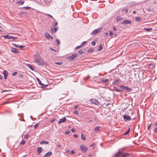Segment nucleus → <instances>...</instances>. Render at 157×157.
I'll return each instance as SVG.
<instances>
[{"label": "nucleus", "mask_w": 157, "mask_h": 157, "mask_svg": "<svg viewBox=\"0 0 157 157\" xmlns=\"http://www.w3.org/2000/svg\"><path fill=\"white\" fill-rule=\"evenodd\" d=\"M124 148L119 150V151L113 157H125L129 155V154L124 153Z\"/></svg>", "instance_id": "1"}, {"label": "nucleus", "mask_w": 157, "mask_h": 157, "mask_svg": "<svg viewBox=\"0 0 157 157\" xmlns=\"http://www.w3.org/2000/svg\"><path fill=\"white\" fill-rule=\"evenodd\" d=\"M34 62L39 65H42L43 64V61L40 58V55L37 54L34 56Z\"/></svg>", "instance_id": "2"}, {"label": "nucleus", "mask_w": 157, "mask_h": 157, "mask_svg": "<svg viewBox=\"0 0 157 157\" xmlns=\"http://www.w3.org/2000/svg\"><path fill=\"white\" fill-rule=\"evenodd\" d=\"M102 28H99L93 30L91 33V35H95L100 33L102 30Z\"/></svg>", "instance_id": "3"}, {"label": "nucleus", "mask_w": 157, "mask_h": 157, "mask_svg": "<svg viewBox=\"0 0 157 157\" xmlns=\"http://www.w3.org/2000/svg\"><path fill=\"white\" fill-rule=\"evenodd\" d=\"M2 36L5 39H12L13 40H15L17 39L18 38L17 37H14L12 36L7 35L5 36Z\"/></svg>", "instance_id": "4"}, {"label": "nucleus", "mask_w": 157, "mask_h": 157, "mask_svg": "<svg viewBox=\"0 0 157 157\" xmlns=\"http://www.w3.org/2000/svg\"><path fill=\"white\" fill-rule=\"evenodd\" d=\"M119 87L123 91L125 90L128 92H130L131 90V89L127 86H124L123 85H121Z\"/></svg>", "instance_id": "5"}, {"label": "nucleus", "mask_w": 157, "mask_h": 157, "mask_svg": "<svg viewBox=\"0 0 157 157\" xmlns=\"http://www.w3.org/2000/svg\"><path fill=\"white\" fill-rule=\"evenodd\" d=\"M90 101L93 104L98 105L99 104V102L97 99L92 98L90 100Z\"/></svg>", "instance_id": "6"}, {"label": "nucleus", "mask_w": 157, "mask_h": 157, "mask_svg": "<svg viewBox=\"0 0 157 157\" xmlns=\"http://www.w3.org/2000/svg\"><path fill=\"white\" fill-rule=\"evenodd\" d=\"M80 148L83 152H86L87 150V147L84 145H81L80 146Z\"/></svg>", "instance_id": "7"}, {"label": "nucleus", "mask_w": 157, "mask_h": 157, "mask_svg": "<svg viewBox=\"0 0 157 157\" xmlns=\"http://www.w3.org/2000/svg\"><path fill=\"white\" fill-rule=\"evenodd\" d=\"M123 119L124 121H129L131 120V118L130 116H128L126 115H124L123 117Z\"/></svg>", "instance_id": "8"}, {"label": "nucleus", "mask_w": 157, "mask_h": 157, "mask_svg": "<svg viewBox=\"0 0 157 157\" xmlns=\"http://www.w3.org/2000/svg\"><path fill=\"white\" fill-rule=\"evenodd\" d=\"M77 54L76 53L73 54L71 56L69 57V59L71 60H74L77 56Z\"/></svg>", "instance_id": "9"}, {"label": "nucleus", "mask_w": 157, "mask_h": 157, "mask_svg": "<svg viewBox=\"0 0 157 157\" xmlns=\"http://www.w3.org/2000/svg\"><path fill=\"white\" fill-rule=\"evenodd\" d=\"M67 121L66 118L64 117L63 118L60 119L59 121L58 122V124H60L64 122Z\"/></svg>", "instance_id": "10"}, {"label": "nucleus", "mask_w": 157, "mask_h": 157, "mask_svg": "<svg viewBox=\"0 0 157 157\" xmlns=\"http://www.w3.org/2000/svg\"><path fill=\"white\" fill-rule=\"evenodd\" d=\"M120 79H116L115 80H114L113 82V84L114 85H118L121 82Z\"/></svg>", "instance_id": "11"}, {"label": "nucleus", "mask_w": 157, "mask_h": 157, "mask_svg": "<svg viewBox=\"0 0 157 157\" xmlns=\"http://www.w3.org/2000/svg\"><path fill=\"white\" fill-rule=\"evenodd\" d=\"M11 50L12 52H14L16 54H17L19 52L18 49L14 48H12Z\"/></svg>", "instance_id": "12"}, {"label": "nucleus", "mask_w": 157, "mask_h": 157, "mask_svg": "<svg viewBox=\"0 0 157 157\" xmlns=\"http://www.w3.org/2000/svg\"><path fill=\"white\" fill-rule=\"evenodd\" d=\"M121 24H131V22L128 20H124L121 22Z\"/></svg>", "instance_id": "13"}, {"label": "nucleus", "mask_w": 157, "mask_h": 157, "mask_svg": "<svg viewBox=\"0 0 157 157\" xmlns=\"http://www.w3.org/2000/svg\"><path fill=\"white\" fill-rule=\"evenodd\" d=\"M45 37L49 39H53V37L48 33H45Z\"/></svg>", "instance_id": "14"}, {"label": "nucleus", "mask_w": 157, "mask_h": 157, "mask_svg": "<svg viewBox=\"0 0 157 157\" xmlns=\"http://www.w3.org/2000/svg\"><path fill=\"white\" fill-rule=\"evenodd\" d=\"M58 29V28L57 27H56L54 28H51V30L52 33H54L57 31Z\"/></svg>", "instance_id": "15"}, {"label": "nucleus", "mask_w": 157, "mask_h": 157, "mask_svg": "<svg viewBox=\"0 0 157 157\" xmlns=\"http://www.w3.org/2000/svg\"><path fill=\"white\" fill-rule=\"evenodd\" d=\"M52 153L51 151H49L48 152L46 153L43 157H50L52 155Z\"/></svg>", "instance_id": "16"}, {"label": "nucleus", "mask_w": 157, "mask_h": 157, "mask_svg": "<svg viewBox=\"0 0 157 157\" xmlns=\"http://www.w3.org/2000/svg\"><path fill=\"white\" fill-rule=\"evenodd\" d=\"M3 74L4 75V78L5 79H6L7 77V75H8V72L6 70H4L3 71Z\"/></svg>", "instance_id": "17"}, {"label": "nucleus", "mask_w": 157, "mask_h": 157, "mask_svg": "<svg viewBox=\"0 0 157 157\" xmlns=\"http://www.w3.org/2000/svg\"><path fill=\"white\" fill-rule=\"evenodd\" d=\"M36 79L37 80V81H38V82L39 84L40 85H41V87H44V84H43V83H41V81L40 80V79L38 78H36Z\"/></svg>", "instance_id": "18"}, {"label": "nucleus", "mask_w": 157, "mask_h": 157, "mask_svg": "<svg viewBox=\"0 0 157 157\" xmlns=\"http://www.w3.org/2000/svg\"><path fill=\"white\" fill-rule=\"evenodd\" d=\"M42 149L41 147H38L37 149V151L39 155H40V153L42 151Z\"/></svg>", "instance_id": "19"}, {"label": "nucleus", "mask_w": 157, "mask_h": 157, "mask_svg": "<svg viewBox=\"0 0 157 157\" xmlns=\"http://www.w3.org/2000/svg\"><path fill=\"white\" fill-rule=\"evenodd\" d=\"M26 66L28 67L32 70H34L35 69V68L33 67L29 64H27Z\"/></svg>", "instance_id": "20"}, {"label": "nucleus", "mask_w": 157, "mask_h": 157, "mask_svg": "<svg viewBox=\"0 0 157 157\" xmlns=\"http://www.w3.org/2000/svg\"><path fill=\"white\" fill-rule=\"evenodd\" d=\"M40 144H49L48 141H46L45 140H43L40 142Z\"/></svg>", "instance_id": "21"}, {"label": "nucleus", "mask_w": 157, "mask_h": 157, "mask_svg": "<svg viewBox=\"0 0 157 157\" xmlns=\"http://www.w3.org/2000/svg\"><path fill=\"white\" fill-rule=\"evenodd\" d=\"M114 89L115 90V91L117 92H121L123 91V90H120L117 88L116 87H114Z\"/></svg>", "instance_id": "22"}, {"label": "nucleus", "mask_w": 157, "mask_h": 157, "mask_svg": "<svg viewBox=\"0 0 157 157\" xmlns=\"http://www.w3.org/2000/svg\"><path fill=\"white\" fill-rule=\"evenodd\" d=\"M144 30H145L147 32H151L152 30V28H144Z\"/></svg>", "instance_id": "23"}, {"label": "nucleus", "mask_w": 157, "mask_h": 157, "mask_svg": "<svg viewBox=\"0 0 157 157\" xmlns=\"http://www.w3.org/2000/svg\"><path fill=\"white\" fill-rule=\"evenodd\" d=\"M24 2H25L24 1H20L17 2H16V3L19 4V5H21L23 4V3H24Z\"/></svg>", "instance_id": "24"}, {"label": "nucleus", "mask_w": 157, "mask_h": 157, "mask_svg": "<svg viewBox=\"0 0 157 157\" xmlns=\"http://www.w3.org/2000/svg\"><path fill=\"white\" fill-rule=\"evenodd\" d=\"M103 49V46L102 44H101L100 45L99 48L98 49V51H101Z\"/></svg>", "instance_id": "25"}, {"label": "nucleus", "mask_w": 157, "mask_h": 157, "mask_svg": "<svg viewBox=\"0 0 157 157\" xmlns=\"http://www.w3.org/2000/svg\"><path fill=\"white\" fill-rule=\"evenodd\" d=\"M81 138L83 140H84L86 139L85 136H84L83 134H81Z\"/></svg>", "instance_id": "26"}, {"label": "nucleus", "mask_w": 157, "mask_h": 157, "mask_svg": "<svg viewBox=\"0 0 157 157\" xmlns=\"http://www.w3.org/2000/svg\"><path fill=\"white\" fill-rule=\"evenodd\" d=\"M100 127L99 126L96 127L94 129V131H99Z\"/></svg>", "instance_id": "27"}, {"label": "nucleus", "mask_w": 157, "mask_h": 157, "mask_svg": "<svg viewBox=\"0 0 157 157\" xmlns=\"http://www.w3.org/2000/svg\"><path fill=\"white\" fill-rule=\"evenodd\" d=\"M130 128H128V130L125 133L124 135H127L128 134V133H129V132H130Z\"/></svg>", "instance_id": "28"}, {"label": "nucleus", "mask_w": 157, "mask_h": 157, "mask_svg": "<svg viewBox=\"0 0 157 157\" xmlns=\"http://www.w3.org/2000/svg\"><path fill=\"white\" fill-rule=\"evenodd\" d=\"M109 80L108 79H105L102 80V82H103L104 83H106L108 82Z\"/></svg>", "instance_id": "29"}, {"label": "nucleus", "mask_w": 157, "mask_h": 157, "mask_svg": "<svg viewBox=\"0 0 157 157\" xmlns=\"http://www.w3.org/2000/svg\"><path fill=\"white\" fill-rule=\"evenodd\" d=\"M12 45L15 46L16 48H19V46L18 45H17L15 43H13L12 44Z\"/></svg>", "instance_id": "30"}, {"label": "nucleus", "mask_w": 157, "mask_h": 157, "mask_svg": "<svg viewBox=\"0 0 157 157\" xmlns=\"http://www.w3.org/2000/svg\"><path fill=\"white\" fill-rule=\"evenodd\" d=\"M136 20L137 21H140L141 20V18L139 17H136L135 18Z\"/></svg>", "instance_id": "31"}, {"label": "nucleus", "mask_w": 157, "mask_h": 157, "mask_svg": "<svg viewBox=\"0 0 157 157\" xmlns=\"http://www.w3.org/2000/svg\"><path fill=\"white\" fill-rule=\"evenodd\" d=\"M74 114L75 115H77L78 114V111L77 110H75L74 112Z\"/></svg>", "instance_id": "32"}, {"label": "nucleus", "mask_w": 157, "mask_h": 157, "mask_svg": "<svg viewBox=\"0 0 157 157\" xmlns=\"http://www.w3.org/2000/svg\"><path fill=\"white\" fill-rule=\"evenodd\" d=\"M39 126V124L38 123L36 124L34 126V128L35 129L37 127H38Z\"/></svg>", "instance_id": "33"}, {"label": "nucleus", "mask_w": 157, "mask_h": 157, "mask_svg": "<svg viewBox=\"0 0 157 157\" xmlns=\"http://www.w3.org/2000/svg\"><path fill=\"white\" fill-rule=\"evenodd\" d=\"M123 10L125 11L127 13L128 12V8H124V9H123Z\"/></svg>", "instance_id": "34"}, {"label": "nucleus", "mask_w": 157, "mask_h": 157, "mask_svg": "<svg viewBox=\"0 0 157 157\" xmlns=\"http://www.w3.org/2000/svg\"><path fill=\"white\" fill-rule=\"evenodd\" d=\"M121 20V17L120 16L117 17V21H118Z\"/></svg>", "instance_id": "35"}, {"label": "nucleus", "mask_w": 157, "mask_h": 157, "mask_svg": "<svg viewBox=\"0 0 157 157\" xmlns=\"http://www.w3.org/2000/svg\"><path fill=\"white\" fill-rule=\"evenodd\" d=\"M29 136V135L26 134L24 136V138L25 139H27Z\"/></svg>", "instance_id": "36"}, {"label": "nucleus", "mask_w": 157, "mask_h": 157, "mask_svg": "<svg viewBox=\"0 0 157 157\" xmlns=\"http://www.w3.org/2000/svg\"><path fill=\"white\" fill-rule=\"evenodd\" d=\"M93 51H94V50L93 49H89L88 51V53H91V52H92Z\"/></svg>", "instance_id": "37"}, {"label": "nucleus", "mask_w": 157, "mask_h": 157, "mask_svg": "<svg viewBox=\"0 0 157 157\" xmlns=\"http://www.w3.org/2000/svg\"><path fill=\"white\" fill-rule=\"evenodd\" d=\"M25 143V141L24 140H22L20 143V144L21 145H23Z\"/></svg>", "instance_id": "38"}, {"label": "nucleus", "mask_w": 157, "mask_h": 157, "mask_svg": "<svg viewBox=\"0 0 157 157\" xmlns=\"http://www.w3.org/2000/svg\"><path fill=\"white\" fill-rule=\"evenodd\" d=\"M83 52L82 51V50H80L78 52V53L80 54H83Z\"/></svg>", "instance_id": "39"}, {"label": "nucleus", "mask_w": 157, "mask_h": 157, "mask_svg": "<svg viewBox=\"0 0 157 157\" xmlns=\"http://www.w3.org/2000/svg\"><path fill=\"white\" fill-rule=\"evenodd\" d=\"M55 63L56 64H58V65H62L63 64V63L62 62H57Z\"/></svg>", "instance_id": "40"}, {"label": "nucleus", "mask_w": 157, "mask_h": 157, "mask_svg": "<svg viewBox=\"0 0 157 157\" xmlns=\"http://www.w3.org/2000/svg\"><path fill=\"white\" fill-rule=\"evenodd\" d=\"M56 42L57 43L58 45H59L60 44V42L59 40L58 39H56Z\"/></svg>", "instance_id": "41"}, {"label": "nucleus", "mask_w": 157, "mask_h": 157, "mask_svg": "<svg viewBox=\"0 0 157 157\" xmlns=\"http://www.w3.org/2000/svg\"><path fill=\"white\" fill-rule=\"evenodd\" d=\"M96 44V43L95 41H94L91 42V44L92 46H94Z\"/></svg>", "instance_id": "42"}, {"label": "nucleus", "mask_w": 157, "mask_h": 157, "mask_svg": "<svg viewBox=\"0 0 157 157\" xmlns=\"http://www.w3.org/2000/svg\"><path fill=\"white\" fill-rule=\"evenodd\" d=\"M86 42L85 41H84L82 42V43H81V45L82 46H83L86 43Z\"/></svg>", "instance_id": "43"}, {"label": "nucleus", "mask_w": 157, "mask_h": 157, "mask_svg": "<svg viewBox=\"0 0 157 157\" xmlns=\"http://www.w3.org/2000/svg\"><path fill=\"white\" fill-rule=\"evenodd\" d=\"M55 120H56V119L54 118L53 119L51 120L50 122H51V123H52V122H54V121H55Z\"/></svg>", "instance_id": "44"}, {"label": "nucleus", "mask_w": 157, "mask_h": 157, "mask_svg": "<svg viewBox=\"0 0 157 157\" xmlns=\"http://www.w3.org/2000/svg\"><path fill=\"white\" fill-rule=\"evenodd\" d=\"M113 35V33L111 31H109V35L110 36H112Z\"/></svg>", "instance_id": "45"}, {"label": "nucleus", "mask_w": 157, "mask_h": 157, "mask_svg": "<svg viewBox=\"0 0 157 157\" xmlns=\"http://www.w3.org/2000/svg\"><path fill=\"white\" fill-rule=\"evenodd\" d=\"M23 8H25V9H30L31 8V7H28V6H27V7H23Z\"/></svg>", "instance_id": "46"}, {"label": "nucleus", "mask_w": 157, "mask_h": 157, "mask_svg": "<svg viewBox=\"0 0 157 157\" xmlns=\"http://www.w3.org/2000/svg\"><path fill=\"white\" fill-rule=\"evenodd\" d=\"M58 24V23L57 22H56L55 23H53V26H56V25H57Z\"/></svg>", "instance_id": "47"}, {"label": "nucleus", "mask_w": 157, "mask_h": 157, "mask_svg": "<svg viewBox=\"0 0 157 157\" xmlns=\"http://www.w3.org/2000/svg\"><path fill=\"white\" fill-rule=\"evenodd\" d=\"M70 132V131H67L65 132V133L67 134L69 133Z\"/></svg>", "instance_id": "48"}, {"label": "nucleus", "mask_w": 157, "mask_h": 157, "mask_svg": "<svg viewBox=\"0 0 157 157\" xmlns=\"http://www.w3.org/2000/svg\"><path fill=\"white\" fill-rule=\"evenodd\" d=\"M17 74V72H14L13 73L12 75L13 76H14V75H16Z\"/></svg>", "instance_id": "49"}, {"label": "nucleus", "mask_w": 157, "mask_h": 157, "mask_svg": "<svg viewBox=\"0 0 157 157\" xmlns=\"http://www.w3.org/2000/svg\"><path fill=\"white\" fill-rule=\"evenodd\" d=\"M82 47V46L81 45H80L79 46H77V47H76V49H78V48H80Z\"/></svg>", "instance_id": "50"}, {"label": "nucleus", "mask_w": 157, "mask_h": 157, "mask_svg": "<svg viewBox=\"0 0 157 157\" xmlns=\"http://www.w3.org/2000/svg\"><path fill=\"white\" fill-rule=\"evenodd\" d=\"M25 47V46L23 45H20L19 46V48H22Z\"/></svg>", "instance_id": "51"}, {"label": "nucleus", "mask_w": 157, "mask_h": 157, "mask_svg": "<svg viewBox=\"0 0 157 157\" xmlns=\"http://www.w3.org/2000/svg\"><path fill=\"white\" fill-rule=\"evenodd\" d=\"M95 145V144L94 143H93L90 145V147H94Z\"/></svg>", "instance_id": "52"}, {"label": "nucleus", "mask_w": 157, "mask_h": 157, "mask_svg": "<svg viewBox=\"0 0 157 157\" xmlns=\"http://www.w3.org/2000/svg\"><path fill=\"white\" fill-rule=\"evenodd\" d=\"M71 132H74L75 131V130L74 128H72L71 129Z\"/></svg>", "instance_id": "53"}, {"label": "nucleus", "mask_w": 157, "mask_h": 157, "mask_svg": "<svg viewBox=\"0 0 157 157\" xmlns=\"http://www.w3.org/2000/svg\"><path fill=\"white\" fill-rule=\"evenodd\" d=\"M75 153V152L73 150H72L71 151V154H73Z\"/></svg>", "instance_id": "54"}, {"label": "nucleus", "mask_w": 157, "mask_h": 157, "mask_svg": "<svg viewBox=\"0 0 157 157\" xmlns=\"http://www.w3.org/2000/svg\"><path fill=\"white\" fill-rule=\"evenodd\" d=\"M151 124H150L149 125H148L147 127V129L148 130H149L150 128H151Z\"/></svg>", "instance_id": "55"}, {"label": "nucleus", "mask_w": 157, "mask_h": 157, "mask_svg": "<svg viewBox=\"0 0 157 157\" xmlns=\"http://www.w3.org/2000/svg\"><path fill=\"white\" fill-rule=\"evenodd\" d=\"M73 136L76 138H77L78 137V135L76 134H74V135H73Z\"/></svg>", "instance_id": "56"}, {"label": "nucleus", "mask_w": 157, "mask_h": 157, "mask_svg": "<svg viewBox=\"0 0 157 157\" xmlns=\"http://www.w3.org/2000/svg\"><path fill=\"white\" fill-rule=\"evenodd\" d=\"M78 105H76L74 107V109H76L77 108H78Z\"/></svg>", "instance_id": "57"}, {"label": "nucleus", "mask_w": 157, "mask_h": 157, "mask_svg": "<svg viewBox=\"0 0 157 157\" xmlns=\"http://www.w3.org/2000/svg\"><path fill=\"white\" fill-rule=\"evenodd\" d=\"M3 78V76L2 75H0V79H2Z\"/></svg>", "instance_id": "58"}, {"label": "nucleus", "mask_w": 157, "mask_h": 157, "mask_svg": "<svg viewBox=\"0 0 157 157\" xmlns=\"http://www.w3.org/2000/svg\"><path fill=\"white\" fill-rule=\"evenodd\" d=\"M136 13V10H133V13H134V14H135Z\"/></svg>", "instance_id": "59"}, {"label": "nucleus", "mask_w": 157, "mask_h": 157, "mask_svg": "<svg viewBox=\"0 0 157 157\" xmlns=\"http://www.w3.org/2000/svg\"><path fill=\"white\" fill-rule=\"evenodd\" d=\"M92 121V120H90L89 121H87V122L88 123H89L90 122H91Z\"/></svg>", "instance_id": "60"}, {"label": "nucleus", "mask_w": 157, "mask_h": 157, "mask_svg": "<svg viewBox=\"0 0 157 157\" xmlns=\"http://www.w3.org/2000/svg\"><path fill=\"white\" fill-rule=\"evenodd\" d=\"M50 49L52 51H54V52H56V50L52 49V48H50Z\"/></svg>", "instance_id": "61"}, {"label": "nucleus", "mask_w": 157, "mask_h": 157, "mask_svg": "<svg viewBox=\"0 0 157 157\" xmlns=\"http://www.w3.org/2000/svg\"><path fill=\"white\" fill-rule=\"evenodd\" d=\"M155 132H157V128H155Z\"/></svg>", "instance_id": "62"}, {"label": "nucleus", "mask_w": 157, "mask_h": 157, "mask_svg": "<svg viewBox=\"0 0 157 157\" xmlns=\"http://www.w3.org/2000/svg\"><path fill=\"white\" fill-rule=\"evenodd\" d=\"M105 36H107L108 34V33H105Z\"/></svg>", "instance_id": "63"}, {"label": "nucleus", "mask_w": 157, "mask_h": 157, "mask_svg": "<svg viewBox=\"0 0 157 157\" xmlns=\"http://www.w3.org/2000/svg\"><path fill=\"white\" fill-rule=\"evenodd\" d=\"M113 29L114 31H116V28L114 27H113Z\"/></svg>", "instance_id": "64"}]
</instances>
